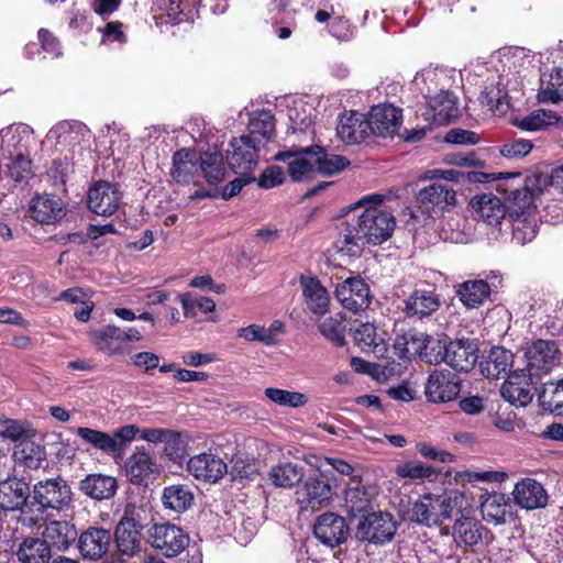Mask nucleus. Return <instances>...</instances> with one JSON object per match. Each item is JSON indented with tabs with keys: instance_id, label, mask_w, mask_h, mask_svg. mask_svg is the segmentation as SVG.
<instances>
[{
	"instance_id": "obj_44",
	"label": "nucleus",
	"mask_w": 563,
	"mask_h": 563,
	"mask_svg": "<svg viewBox=\"0 0 563 563\" xmlns=\"http://www.w3.org/2000/svg\"><path fill=\"white\" fill-rule=\"evenodd\" d=\"M90 335L97 349L106 355L115 356L123 354L124 341L121 328L108 324L101 329L93 330Z\"/></svg>"
},
{
	"instance_id": "obj_23",
	"label": "nucleus",
	"mask_w": 563,
	"mask_h": 563,
	"mask_svg": "<svg viewBox=\"0 0 563 563\" xmlns=\"http://www.w3.org/2000/svg\"><path fill=\"white\" fill-rule=\"evenodd\" d=\"M201 0H153V10L170 23H192L199 16Z\"/></svg>"
},
{
	"instance_id": "obj_15",
	"label": "nucleus",
	"mask_w": 563,
	"mask_h": 563,
	"mask_svg": "<svg viewBox=\"0 0 563 563\" xmlns=\"http://www.w3.org/2000/svg\"><path fill=\"white\" fill-rule=\"evenodd\" d=\"M525 368H517L508 373L506 380L500 387V395L515 407H526L533 399L532 377Z\"/></svg>"
},
{
	"instance_id": "obj_59",
	"label": "nucleus",
	"mask_w": 563,
	"mask_h": 563,
	"mask_svg": "<svg viewBox=\"0 0 563 563\" xmlns=\"http://www.w3.org/2000/svg\"><path fill=\"white\" fill-rule=\"evenodd\" d=\"M530 553L538 563L560 562V550L549 534L540 536L530 544Z\"/></svg>"
},
{
	"instance_id": "obj_21",
	"label": "nucleus",
	"mask_w": 563,
	"mask_h": 563,
	"mask_svg": "<svg viewBox=\"0 0 563 563\" xmlns=\"http://www.w3.org/2000/svg\"><path fill=\"white\" fill-rule=\"evenodd\" d=\"M478 360V346L473 339L451 340L448 346V364L455 372L468 373L474 368Z\"/></svg>"
},
{
	"instance_id": "obj_45",
	"label": "nucleus",
	"mask_w": 563,
	"mask_h": 563,
	"mask_svg": "<svg viewBox=\"0 0 563 563\" xmlns=\"http://www.w3.org/2000/svg\"><path fill=\"white\" fill-rule=\"evenodd\" d=\"M364 114L358 113L356 110L344 112L339 118L336 126V134L346 144H357L365 141L368 136L367 131L361 132L360 122L365 120Z\"/></svg>"
},
{
	"instance_id": "obj_51",
	"label": "nucleus",
	"mask_w": 563,
	"mask_h": 563,
	"mask_svg": "<svg viewBox=\"0 0 563 563\" xmlns=\"http://www.w3.org/2000/svg\"><path fill=\"white\" fill-rule=\"evenodd\" d=\"M537 98L541 103L563 102V68L552 69L547 80L541 78Z\"/></svg>"
},
{
	"instance_id": "obj_56",
	"label": "nucleus",
	"mask_w": 563,
	"mask_h": 563,
	"mask_svg": "<svg viewBox=\"0 0 563 563\" xmlns=\"http://www.w3.org/2000/svg\"><path fill=\"white\" fill-rule=\"evenodd\" d=\"M450 338L445 334L432 336L428 334V342H424L426 350L422 352L421 361L429 364H441L448 357Z\"/></svg>"
},
{
	"instance_id": "obj_13",
	"label": "nucleus",
	"mask_w": 563,
	"mask_h": 563,
	"mask_svg": "<svg viewBox=\"0 0 563 563\" xmlns=\"http://www.w3.org/2000/svg\"><path fill=\"white\" fill-rule=\"evenodd\" d=\"M402 122L401 108H371L365 120L360 122L361 132L377 136H394Z\"/></svg>"
},
{
	"instance_id": "obj_10",
	"label": "nucleus",
	"mask_w": 563,
	"mask_h": 563,
	"mask_svg": "<svg viewBox=\"0 0 563 563\" xmlns=\"http://www.w3.org/2000/svg\"><path fill=\"white\" fill-rule=\"evenodd\" d=\"M227 162L234 173L253 174L258 162V140L246 135L233 137L227 150Z\"/></svg>"
},
{
	"instance_id": "obj_33",
	"label": "nucleus",
	"mask_w": 563,
	"mask_h": 563,
	"mask_svg": "<svg viewBox=\"0 0 563 563\" xmlns=\"http://www.w3.org/2000/svg\"><path fill=\"white\" fill-rule=\"evenodd\" d=\"M481 512L485 521L503 525L512 517V506L509 498L501 493L487 494L482 496Z\"/></svg>"
},
{
	"instance_id": "obj_28",
	"label": "nucleus",
	"mask_w": 563,
	"mask_h": 563,
	"mask_svg": "<svg viewBox=\"0 0 563 563\" xmlns=\"http://www.w3.org/2000/svg\"><path fill=\"white\" fill-rule=\"evenodd\" d=\"M516 73H505L501 75H492L489 84L483 86V89L478 96V102L482 106H510V102L516 98L509 90L506 89V85L510 82V75Z\"/></svg>"
},
{
	"instance_id": "obj_7",
	"label": "nucleus",
	"mask_w": 563,
	"mask_h": 563,
	"mask_svg": "<svg viewBox=\"0 0 563 563\" xmlns=\"http://www.w3.org/2000/svg\"><path fill=\"white\" fill-rule=\"evenodd\" d=\"M146 533L151 547L167 558L177 556L189 544V536L181 528L169 522L154 523Z\"/></svg>"
},
{
	"instance_id": "obj_39",
	"label": "nucleus",
	"mask_w": 563,
	"mask_h": 563,
	"mask_svg": "<svg viewBox=\"0 0 563 563\" xmlns=\"http://www.w3.org/2000/svg\"><path fill=\"white\" fill-rule=\"evenodd\" d=\"M417 200L423 206L444 211L455 206L456 192L448 185L435 183L419 190Z\"/></svg>"
},
{
	"instance_id": "obj_50",
	"label": "nucleus",
	"mask_w": 563,
	"mask_h": 563,
	"mask_svg": "<svg viewBox=\"0 0 563 563\" xmlns=\"http://www.w3.org/2000/svg\"><path fill=\"white\" fill-rule=\"evenodd\" d=\"M561 118L552 110L539 108L521 119H511V124L522 131H540L548 126L559 124Z\"/></svg>"
},
{
	"instance_id": "obj_30",
	"label": "nucleus",
	"mask_w": 563,
	"mask_h": 563,
	"mask_svg": "<svg viewBox=\"0 0 563 563\" xmlns=\"http://www.w3.org/2000/svg\"><path fill=\"white\" fill-rule=\"evenodd\" d=\"M299 283L308 309L313 314H325L330 302L329 292L325 287L313 276H301Z\"/></svg>"
},
{
	"instance_id": "obj_53",
	"label": "nucleus",
	"mask_w": 563,
	"mask_h": 563,
	"mask_svg": "<svg viewBox=\"0 0 563 563\" xmlns=\"http://www.w3.org/2000/svg\"><path fill=\"white\" fill-rule=\"evenodd\" d=\"M15 455L30 470H38L44 463L47 464L45 446L32 440L21 442Z\"/></svg>"
},
{
	"instance_id": "obj_29",
	"label": "nucleus",
	"mask_w": 563,
	"mask_h": 563,
	"mask_svg": "<svg viewBox=\"0 0 563 563\" xmlns=\"http://www.w3.org/2000/svg\"><path fill=\"white\" fill-rule=\"evenodd\" d=\"M424 342H428V334L411 328L396 335L393 347L400 360L410 361L415 357L421 360L422 352L426 350Z\"/></svg>"
},
{
	"instance_id": "obj_63",
	"label": "nucleus",
	"mask_w": 563,
	"mask_h": 563,
	"mask_svg": "<svg viewBox=\"0 0 563 563\" xmlns=\"http://www.w3.org/2000/svg\"><path fill=\"white\" fill-rule=\"evenodd\" d=\"M313 108H288V118L292 133H306L313 128Z\"/></svg>"
},
{
	"instance_id": "obj_26",
	"label": "nucleus",
	"mask_w": 563,
	"mask_h": 563,
	"mask_svg": "<svg viewBox=\"0 0 563 563\" xmlns=\"http://www.w3.org/2000/svg\"><path fill=\"white\" fill-rule=\"evenodd\" d=\"M29 212L32 219L43 224L55 223L65 214L62 199L51 194L33 197L30 202Z\"/></svg>"
},
{
	"instance_id": "obj_38",
	"label": "nucleus",
	"mask_w": 563,
	"mask_h": 563,
	"mask_svg": "<svg viewBox=\"0 0 563 563\" xmlns=\"http://www.w3.org/2000/svg\"><path fill=\"white\" fill-rule=\"evenodd\" d=\"M488 534L477 520L461 515L453 526V539L457 545L475 547Z\"/></svg>"
},
{
	"instance_id": "obj_40",
	"label": "nucleus",
	"mask_w": 563,
	"mask_h": 563,
	"mask_svg": "<svg viewBox=\"0 0 563 563\" xmlns=\"http://www.w3.org/2000/svg\"><path fill=\"white\" fill-rule=\"evenodd\" d=\"M78 538L75 526L65 520H53L46 523L43 531V540L49 547L53 545L57 550L65 551Z\"/></svg>"
},
{
	"instance_id": "obj_18",
	"label": "nucleus",
	"mask_w": 563,
	"mask_h": 563,
	"mask_svg": "<svg viewBox=\"0 0 563 563\" xmlns=\"http://www.w3.org/2000/svg\"><path fill=\"white\" fill-rule=\"evenodd\" d=\"M335 296L345 309L354 313L365 310L372 301L369 287L361 277H350L339 284Z\"/></svg>"
},
{
	"instance_id": "obj_43",
	"label": "nucleus",
	"mask_w": 563,
	"mask_h": 563,
	"mask_svg": "<svg viewBox=\"0 0 563 563\" xmlns=\"http://www.w3.org/2000/svg\"><path fill=\"white\" fill-rule=\"evenodd\" d=\"M199 168L209 185H218L225 178L224 158L216 147L199 153Z\"/></svg>"
},
{
	"instance_id": "obj_4",
	"label": "nucleus",
	"mask_w": 563,
	"mask_h": 563,
	"mask_svg": "<svg viewBox=\"0 0 563 563\" xmlns=\"http://www.w3.org/2000/svg\"><path fill=\"white\" fill-rule=\"evenodd\" d=\"M531 56L523 47H504L487 60L476 59L471 62L465 68V78L470 84L478 85L479 78L485 86L489 84L492 75H501L505 73H520L526 66L531 64Z\"/></svg>"
},
{
	"instance_id": "obj_24",
	"label": "nucleus",
	"mask_w": 563,
	"mask_h": 563,
	"mask_svg": "<svg viewBox=\"0 0 563 563\" xmlns=\"http://www.w3.org/2000/svg\"><path fill=\"white\" fill-rule=\"evenodd\" d=\"M474 213L487 225L497 228L506 218L508 206L493 194L476 195L470 201Z\"/></svg>"
},
{
	"instance_id": "obj_64",
	"label": "nucleus",
	"mask_w": 563,
	"mask_h": 563,
	"mask_svg": "<svg viewBox=\"0 0 563 563\" xmlns=\"http://www.w3.org/2000/svg\"><path fill=\"white\" fill-rule=\"evenodd\" d=\"M395 473L399 478L423 479L431 477L435 470L420 461H408L397 465Z\"/></svg>"
},
{
	"instance_id": "obj_17",
	"label": "nucleus",
	"mask_w": 563,
	"mask_h": 563,
	"mask_svg": "<svg viewBox=\"0 0 563 563\" xmlns=\"http://www.w3.org/2000/svg\"><path fill=\"white\" fill-rule=\"evenodd\" d=\"M402 303L406 318L422 321L440 309L441 298L432 289L416 288L402 300Z\"/></svg>"
},
{
	"instance_id": "obj_16",
	"label": "nucleus",
	"mask_w": 563,
	"mask_h": 563,
	"mask_svg": "<svg viewBox=\"0 0 563 563\" xmlns=\"http://www.w3.org/2000/svg\"><path fill=\"white\" fill-rule=\"evenodd\" d=\"M333 488L325 472H318L307 477L297 489V501L302 508H314L330 501L333 496Z\"/></svg>"
},
{
	"instance_id": "obj_19",
	"label": "nucleus",
	"mask_w": 563,
	"mask_h": 563,
	"mask_svg": "<svg viewBox=\"0 0 563 563\" xmlns=\"http://www.w3.org/2000/svg\"><path fill=\"white\" fill-rule=\"evenodd\" d=\"M313 534L322 544L334 548L346 541L349 527L343 517L325 512L317 518L313 525Z\"/></svg>"
},
{
	"instance_id": "obj_1",
	"label": "nucleus",
	"mask_w": 563,
	"mask_h": 563,
	"mask_svg": "<svg viewBox=\"0 0 563 563\" xmlns=\"http://www.w3.org/2000/svg\"><path fill=\"white\" fill-rule=\"evenodd\" d=\"M385 199V194L375 192L362 197L355 203L356 208L363 210L342 223L334 242L338 252L349 257H358L366 245H380L391 238L396 219L390 211L380 207Z\"/></svg>"
},
{
	"instance_id": "obj_12",
	"label": "nucleus",
	"mask_w": 563,
	"mask_h": 563,
	"mask_svg": "<svg viewBox=\"0 0 563 563\" xmlns=\"http://www.w3.org/2000/svg\"><path fill=\"white\" fill-rule=\"evenodd\" d=\"M29 483L22 478L9 477L0 481V509L20 510L22 514L34 511Z\"/></svg>"
},
{
	"instance_id": "obj_27",
	"label": "nucleus",
	"mask_w": 563,
	"mask_h": 563,
	"mask_svg": "<svg viewBox=\"0 0 563 563\" xmlns=\"http://www.w3.org/2000/svg\"><path fill=\"white\" fill-rule=\"evenodd\" d=\"M118 487L115 477L101 473L88 474L79 482V490L96 501L113 498Z\"/></svg>"
},
{
	"instance_id": "obj_41",
	"label": "nucleus",
	"mask_w": 563,
	"mask_h": 563,
	"mask_svg": "<svg viewBox=\"0 0 563 563\" xmlns=\"http://www.w3.org/2000/svg\"><path fill=\"white\" fill-rule=\"evenodd\" d=\"M514 354L504 346H494L481 362L482 373L490 379H497L501 374L511 372Z\"/></svg>"
},
{
	"instance_id": "obj_6",
	"label": "nucleus",
	"mask_w": 563,
	"mask_h": 563,
	"mask_svg": "<svg viewBox=\"0 0 563 563\" xmlns=\"http://www.w3.org/2000/svg\"><path fill=\"white\" fill-rule=\"evenodd\" d=\"M146 510L128 507L118 521L112 541L121 555L133 558L142 551V531L148 526Z\"/></svg>"
},
{
	"instance_id": "obj_8",
	"label": "nucleus",
	"mask_w": 563,
	"mask_h": 563,
	"mask_svg": "<svg viewBox=\"0 0 563 563\" xmlns=\"http://www.w3.org/2000/svg\"><path fill=\"white\" fill-rule=\"evenodd\" d=\"M462 387L461 377L450 369L432 371L424 385V395L429 402L444 404L455 400Z\"/></svg>"
},
{
	"instance_id": "obj_62",
	"label": "nucleus",
	"mask_w": 563,
	"mask_h": 563,
	"mask_svg": "<svg viewBox=\"0 0 563 563\" xmlns=\"http://www.w3.org/2000/svg\"><path fill=\"white\" fill-rule=\"evenodd\" d=\"M177 300L180 302L184 314L187 318L196 314V308L205 313L213 312L216 309V302L210 297H198L194 298L191 294L177 295Z\"/></svg>"
},
{
	"instance_id": "obj_32",
	"label": "nucleus",
	"mask_w": 563,
	"mask_h": 563,
	"mask_svg": "<svg viewBox=\"0 0 563 563\" xmlns=\"http://www.w3.org/2000/svg\"><path fill=\"white\" fill-rule=\"evenodd\" d=\"M512 494L516 504L525 509L542 508L548 503L545 489L532 478H525L517 483Z\"/></svg>"
},
{
	"instance_id": "obj_20",
	"label": "nucleus",
	"mask_w": 563,
	"mask_h": 563,
	"mask_svg": "<svg viewBox=\"0 0 563 563\" xmlns=\"http://www.w3.org/2000/svg\"><path fill=\"white\" fill-rule=\"evenodd\" d=\"M77 548L84 559L99 560L112 543V533L102 527H89L78 536Z\"/></svg>"
},
{
	"instance_id": "obj_46",
	"label": "nucleus",
	"mask_w": 563,
	"mask_h": 563,
	"mask_svg": "<svg viewBox=\"0 0 563 563\" xmlns=\"http://www.w3.org/2000/svg\"><path fill=\"white\" fill-rule=\"evenodd\" d=\"M7 163V176L15 187H25L34 177L32 159L29 154L22 152L10 153Z\"/></svg>"
},
{
	"instance_id": "obj_34",
	"label": "nucleus",
	"mask_w": 563,
	"mask_h": 563,
	"mask_svg": "<svg viewBox=\"0 0 563 563\" xmlns=\"http://www.w3.org/2000/svg\"><path fill=\"white\" fill-rule=\"evenodd\" d=\"M302 151L314 158V166L322 176H333L351 164L345 156L329 153L325 147L320 145L307 146Z\"/></svg>"
},
{
	"instance_id": "obj_11",
	"label": "nucleus",
	"mask_w": 563,
	"mask_h": 563,
	"mask_svg": "<svg viewBox=\"0 0 563 563\" xmlns=\"http://www.w3.org/2000/svg\"><path fill=\"white\" fill-rule=\"evenodd\" d=\"M501 284L498 273L490 272L485 279H468L461 283L456 289L460 301L468 309L479 308L489 299L494 289Z\"/></svg>"
},
{
	"instance_id": "obj_3",
	"label": "nucleus",
	"mask_w": 563,
	"mask_h": 563,
	"mask_svg": "<svg viewBox=\"0 0 563 563\" xmlns=\"http://www.w3.org/2000/svg\"><path fill=\"white\" fill-rule=\"evenodd\" d=\"M463 73L449 67L428 66L416 73L411 91L417 104L457 106L462 91Z\"/></svg>"
},
{
	"instance_id": "obj_22",
	"label": "nucleus",
	"mask_w": 563,
	"mask_h": 563,
	"mask_svg": "<svg viewBox=\"0 0 563 563\" xmlns=\"http://www.w3.org/2000/svg\"><path fill=\"white\" fill-rule=\"evenodd\" d=\"M120 199V192L113 184L98 181L88 191L87 205L91 212L109 217L118 210Z\"/></svg>"
},
{
	"instance_id": "obj_55",
	"label": "nucleus",
	"mask_w": 563,
	"mask_h": 563,
	"mask_svg": "<svg viewBox=\"0 0 563 563\" xmlns=\"http://www.w3.org/2000/svg\"><path fill=\"white\" fill-rule=\"evenodd\" d=\"M249 129L247 136H252L254 140H257V136L269 140L275 132L274 114L265 108L257 110L250 120Z\"/></svg>"
},
{
	"instance_id": "obj_9",
	"label": "nucleus",
	"mask_w": 563,
	"mask_h": 563,
	"mask_svg": "<svg viewBox=\"0 0 563 563\" xmlns=\"http://www.w3.org/2000/svg\"><path fill=\"white\" fill-rule=\"evenodd\" d=\"M397 530V523L388 512H371L356 527V538L374 544L389 542Z\"/></svg>"
},
{
	"instance_id": "obj_61",
	"label": "nucleus",
	"mask_w": 563,
	"mask_h": 563,
	"mask_svg": "<svg viewBox=\"0 0 563 563\" xmlns=\"http://www.w3.org/2000/svg\"><path fill=\"white\" fill-rule=\"evenodd\" d=\"M412 520L418 523L431 526L439 525V515L435 508V499L430 495L416 501L411 509Z\"/></svg>"
},
{
	"instance_id": "obj_5",
	"label": "nucleus",
	"mask_w": 563,
	"mask_h": 563,
	"mask_svg": "<svg viewBox=\"0 0 563 563\" xmlns=\"http://www.w3.org/2000/svg\"><path fill=\"white\" fill-rule=\"evenodd\" d=\"M73 497L68 482L60 475L40 479L32 489L34 508L41 515L68 511L73 508Z\"/></svg>"
},
{
	"instance_id": "obj_42",
	"label": "nucleus",
	"mask_w": 563,
	"mask_h": 563,
	"mask_svg": "<svg viewBox=\"0 0 563 563\" xmlns=\"http://www.w3.org/2000/svg\"><path fill=\"white\" fill-rule=\"evenodd\" d=\"M33 129L25 123H18L1 131L4 151L10 153L22 152L29 154V147L34 141Z\"/></svg>"
},
{
	"instance_id": "obj_36",
	"label": "nucleus",
	"mask_w": 563,
	"mask_h": 563,
	"mask_svg": "<svg viewBox=\"0 0 563 563\" xmlns=\"http://www.w3.org/2000/svg\"><path fill=\"white\" fill-rule=\"evenodd\" d=\"M156 462L144 448L137 449L126 461V475L132 484H146L156 470Z\"/></svg>"
},
{
	"instance_id": "obj_35",
	"label": "nucleus",
	"mask_w": 563,
	"mask_h": 563,
	"mask_svg": "<svg viewBox=\"0 0 563 563\" xmlns=\"http://www.w3.org/2000/svg\"><path fill=\"white\" fill-rule=\"evenodd\" d=\"M199 168V154L190 148H180L173 155L170 176L177 184H189Z\"/></svg>"
},
{
	"instance_id": "obj_31",
	"label": "nucleus",
	"mask_w": 563,
	"mask_h": 563,
	"mask_svg": "<svg viewBox=\"0 0 563 563\" xmlns=\"http://www.w3.org/2000/svg\"><path fill=\"white\" fill-rule=\"evenodd\" d=\"M302 150L305 147H294L288 151L278 152L274 158L284 162L288 166V174L294 181H302L314 173V162L307 158L309 156Z\"/></svg>"
},
{
	"instance_id": "obj_57",
	"label": "nucleus",
	"mask_w": 563,
	"mask_h": 563,
	"mask_svg": "<svg viewBox=\"0 0 563 563\" xmlns=\"http://www.w3.org/2000/svg\"><path fill=\"white\" fill-rule=\"evenodd\" d=\"M76 434L85 442L108 454H115V442L111 440V434L87 427H78Z\"/></svg>"
},
{
	"instance_id": "obj_52",
	"label": "nucleus",
	"mask_w": 563,
	"mask_h": 563,
	"mask_svg": "<svg viewBox=\"0 0 563 563\" xmlns=\"http://www.w3.org/2000/svg\"><path fill=\"white\" fill-rule=\"evenodd\" d=\"M303 467L296 463H279L269 471V479L276 487L291 488L303 478Z\"/></svg>"
},
{
	"instance_id": "obj_2",
	"label": "nucleus",
	"mask_w": 563,
	"mask_h": 563,
	"mask_svg": "<svg viewBox=\"0 0 563 563\" xmlns=\"http://www.w3.org/2000/svg\"><path fill=\"white\" fill-rule=\"evenodd\" d=\"M498 190L508 203V217L512 241L519 245L531 242L538 233L536 203L545 188L541 174L523 176L521 173H499Z\"/></svg>"
},
{
	"instance_id": "obj_25",
	"label": "nucleus",
	"mask_w": 563,
	"mask_h": 563,
	"mask_svg": "<svg viewBox=\"0 0 563 563\" xmlns=\"http://www.w3.org/2000/svg\"><path fill=\"white\" fill-rule=\"evenodd\" d=\"M187 470L197 479L216 483L228 472V466L219 456L201 453L189 459Z\"/></svg>"
},
{
	"instance_id": "obj_54",
	"label": "nucleus",
	"mask_w": 563,
	"mask_h": 563,
	"mask_svg": "<svg viewBox=\"0 0 563 563\" xmlns=\"http://www.w3.org/2000/svg\"><path fill=\"white\" fill-rule=\"evenodd\" d=\"M344 316L336 313L330 316L320 322L318 329L320 333L335 346L345 345V331Z\"/></svg>"
},
{
	"instance_id": "obj_49",
	"label": "nucleus",
	"mask_w": 563,
	"mask_h": 563,
	"mask_svg": "<svg viewBox=\"0 0 563 563\" xmlns=\"http://www.w3.org/2000/svg\"><path fill=\"white\" fill-rule=\"evenodd\" d=\"M21 563H48L52 558L51 547L40 538H26L16 552Z\"/></svg>"
},
{
	"instance_id": "obj_58",
	"label": "nucleus",
	"mask_w": 563,
	"mask_h": 563,
	"mask_svg": "<svg viewBox=\"0 0 563 563\" xmlns=\"http://www.w3.org/2000/svg\"><path fill=\"white\" fill-rule=\"evenodd\" d=\"M264 395L272 402L288 408H301L307 405L308 397L303 393L268 387Z\"/></svg>"
},
{
	"instance_id": "obj_60",
	"label": "nucleus",
	"mask_w": 563,
	"mask_h": 563,
	"mask_svg": "<svg viewBox=\"0 0 563 563\" xmlns=\"http://www.w3.org/2000/svg\"><path fill=\"white\" fill-rule=\"evenodd\" d=\"M460 115H462V108H424L422 113L430 130L452 124Z\"/></svg>"
},
{
	"instance_id": "obj_37",
	"label": "nucleus",
	"mask_w": 563,
	"mask_h": 563,
	"mask_svg": "<svg viewBox=\"0 0 563 563\" xmlns=\"http://www.w3.org/2000/svg\"><path fill=\"white\" fill-rule=\"evenodd\" d=\"M375 495V486L365 485L361 481H353V484H350L345 490L344 507L347 515L351 517H357L365 512Z\"/></svg>"
},
{
	"instance_id": "obj_47",
	"label": "nucleus",
	"mask_w": 563,
	"mask_h": 563,
	"mask_svg": "<svg viewBox=\"0 0 563 563\" xmlns=\"http://www.w3.org/2000/svg\"><path fill=\"white\" fill-rule=\"evenodd\" d=\"M194 493L189 486L176 484L167 486L163 489L162 503L165 509L176 514H183L194 504Z\"/></svg>"
},
{
	"instance_id": "obj_14",
	"label": "nucleus",
	"mask_w": 563,
	"mask_h": 563,
	"mask_svg": "<svg viewBox=\"0 0 563 563\" xmlns=\"http://www.w3.org/2000/svg\"><path fill=\"white\" fill-rule=\"evenodd\" d=\"M559 347L551 340H536L525 352L527 369L534 376L549 373L559 362Z\"/></svg>"
},
{
	"instance_id": "obj_48",
	"label": "nucleus",
	"mask_w": 563,
	"mask_h": 563,
	"mask_svg": "<svg viewBox=\"0 0 563 563\" xmlns=\"http://www.w3.org/2000/svg\"><path fill=\"white\" fill-rule=\"evenodd\" d=\"M538 401L540 407L553 415V416H562L563 415V379L544 383L539 393H538Z\"/></svg>"
}]
</instances>
